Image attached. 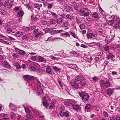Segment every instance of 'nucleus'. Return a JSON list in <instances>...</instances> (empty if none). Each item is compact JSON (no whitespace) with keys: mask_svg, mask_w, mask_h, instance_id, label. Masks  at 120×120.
Listing matches in <instances>:
<instances>
[{"mask_svg":"<svg viewBox=\"0 0 120 120\" xmlns=\"http://www.w3.org/2000/svg\"><path fill=\"white\" fill-rule=\"evenodd\" d=\"M110 120H116V117L114 116L111 117L110 118Z\"/></svg>","mask_w":120,"mask_h":120,"instance_id":"nucleus-64","label":"nucleus"},{"mask_svg":"<svg viewBox=\"0 0 120 120\" xmlns=\"http://www.w3.org/2000/svg\"><path fill=\"white\" fill-rule=\"evenodd\" d=\"M31 18L32 20H36L37 19V18L36 16L34 17L32 15L31 16Z\"/></svg>","mask_w":120,"mask_h":120,"instance_id":"nucleus-62","label":"nucleus"},{"mask_svg":"<svg viewBox=\"0 0 120 120\" xmlns=\"http://www.w3.org/2000/svg\"><path fill=\"white\" fill-rule=\"evenodd\" d=\"M24 13V12L22 11H19L18 13V16L21 17L23 16Z\"/></svg>","mask_w":120,"mask_h":120,"instance_id":"nucleus-16","label":"nucleus"},{"mask_svg":"<svg viewBox=\"0 0 120 120\" xmlns=\"http://www.w3.org/2000/svg\"><path fill=\"white\" fill-rule=\"evenodd\" d=\"M49 22L51 24H54L56 23V21L54 19H51L50 20Z\"/></svg>","mask_w":120,"mask_h":120,"instance_id":"nucleus-46","label":"nucleus"},{"mask_svg":"<svg viewBox=\"0 0 120 120\" xmlns=\"http://www.w3.org/2000/svg\"><path fill=\"white\" fill-rule=\"evenodd\" d=\"M66 17L67 18L70 19H73V17L69 14H68L66 15Z\"/></svg>","mask_w":120,"mask_h":120,"instance_id":"nucleus-37","label":"nucleus"},{"mask_svg":"<svg viewBox=\"0 0 120 120\" xmlns=\"http://www.w3.org/2000/svg\"><path fill=\"white\" fill-rule=\"evenodd\" d=\"M90 12V10L87 9L82 15L84 17L87 16L89 15Z\"/></svg>","mask_w":120,"mask_h":120,"instance_id":"nucleus-18","label":"nucleus"},{"mask_svg":"<svg viewBox=\"0 0 120 120\" xmlns=\"http://www.w3.org/2000/svg\"><path fill=\"white\" fill-rule=\"evenodd\" d=\"M87 10L86 8H83L81 9L79 12L83 15L85 11H86Z\"/></svg>","mask_w":120,"mask_h":120,"instance_id":"nucleus-27","label":"nucleus"},{"mask_svg":"<svg viewBox=\"0 0 120 120\" xmlns=\"http://www.w3.org/2000/svg\"><path fill=\"white\" fill-rule=\"evenodd\" d=\"M100 85L101 87L105 86L106 88L110 87V84L108 81H105L104 80H101L100 81Z\"/></svg>","mask_w":120,"mask_h":120,"instance_id":"nucleus-3","label":"nucleus"},{"mask_svg":"<svg viewBox=\"0 0 120 120\" xmlns=\"http://www.w3.org/2000/svg\"><path fill=\"white\" fill-rule=\"evenodd\" d=\"M120 24H118L117 23H116L113 26L114 28L116 30H119L120 28Z\"/></svg>","mask_w":120,"mask_h":120,"instance_id":"nucleus-20","label":"nucleus"},{"mask_svg":"<svg viewBox=\"0 0 120 120\" xmlns=\"http://www.w3.org/2000/svg\"><path fill=\"white\" fill-rule=\"evenodd\" d=\"M80 84L82 86L85 85L86 84L85 80H84L83 79L82 81H80Z\"/></svg>","mask_w":120,"mask_h":120,"instance_id":"nucleus-33","label":"nucleus"},{"mask_svg":"<svg viewBox=\"0 0 120 120\" xmlns=\"http://www.w3.org/2000/svg\"><path fill=\"white\" fill-rule=\"evenodd\" d=\"M24 79L26 81H29L34 80V77L33 76L29 75H24L23 76Z\"/></svg>","mask_w":120,"mask_h":120,"instance_id":"nucleus-6","label":"nucleus"},{"mask_svg":"<svg viewBox=\"0 0 120 120\" xmlns=\"http://www.w3.org/2000/svg\"><path fill=\"white\" fill-rule=\"evenodd\" d=\"M13 57L15 58H17L19 57V55L15 53H13L12 54Z\"/></svg>","mask_w":120,"mask_h":120,"instance_id":"nucleus-49","label":"nucleus"},{"mask_svg":"<svg viewBox=\"0 0 120 120\" xmlns=\"http://www.w3.org/2000/svg\"><path fill=\"white\" fill-rule=\"evenodd\" d=\"M101 56L100 55L98 56L95 58V59L96 61H99L100 58H101Z\"/></svg>","mask_w":120,"mask_h":120,"instance_id":"nucleus-52","label":"nucleus"},{"mask_svg":"<svg viewBox=\"0 0 120 120\" xmlns=\"http://www.w3.org/2000/svg\"><path fill=\"white\" fill-rule=\"evenodd\" d=\"M68 66L69 68L74 69H75L77 68V65L74 64H68Z\"/></svg>","mask_w":120,"mask_h":120,"instance_id":"nucleus-10","label":"nucleus"},{"mask_svg":"<svg viewBox=\"0 0 120 120\" xmlns=\"http://www.w3.org/2000/svg\"><path fill=\"white\" fill-rule=\"evenodd\" d=\"M45 99L46 98L45 97L43 98V104L44 106L47 107L48 106V104L47 103V100H45Z\"/></svg>","mask_w":120,"mask_h":120,"instance_id":"nucleus-13","label":"nucleus"},{"mask_svg":"<svg viewBox=\"0 0 120 120\" xmlns=\"http://www.w3.org/2000/svg\"><path fill=\"white\" fill-rule=\"evenodd\" d=\"M95 37L96 36L95 35L91 33H89L87 35V38L89 39L92 38L93 39H95Z\"/></svg>","mask_w":120,"mask_h":120,"instance_id":"nucleus-11","label":"nucleus"},{"mask_svg":"<svg viewBox=\"0 0 120 120\" xmlns=\"http://www.w3.org/2000/svg\"><path fill=\"white\" fill-rule=\"evenodd\" d=\"M45 33L44 34L42 32L40 31L38 33H36L35 34V38H37L40 36H42V35H44Z\"/></svg>","mask_w":120,"mask_h":120,"instance_id":"nucleus-12","label":"nucleus"},{"mask_svg":"<svg viewBox=\"0 0 120 120\" xmlns=\"http://www.w3.org/2000/svg\"><path fill=\"white\" fill-rule=\"evenodd\" d=\"M38 59L40 62H46V59L41 56H39Z\"/></svg>","mask_w":120,"mask_h":120,"instance_id":"nucleus-17","label":"nucleus"},{"mask_svg":"<svg viewBox=\"0 0 120 120\" xmlns=\"http://www.w3.org/2000/svg\"><path fill=\"white\" fill-rule=\"evenodd\" d=\"M52 4H48V8L49 9H50L52 8Z\"/></svg>","mask_w":120,"mask_h":120,"instance_id":"nucleus-57","label":"nucleus"},{"mask_svg":"<svg viewBox=\"0 0 120 120\" xmlns=\"http://www.w3.org/2000/svg\"><path fill=\"white\" fill-rule=\"evenodd\" d=\"M56 32L55 30H52L49 31V33L52 35H53L56 34Z\"/></svg>","mask_w":120,"mask_h":120,"instance_id":"nucleus-56","label":"nucleus"},{"mask_svg":"<svg viewBox=\"0 0 120 120\" xmlns=\"http://www.w3.org/2000/svg\"><path fill=\"white\" fill-rule=\"evenodd\" d=\"M1 13L4 15H6L7 14V12L3 10H2L0 11Z\"/></svg>","mask_w":120,"mask_h":120,"instance_id":"nucleus-50","label":"nucleus"},{"mask_svg":"<svg viewBox=\"0 0 120 120\" xmlns=\"http://www.w3.org/2000/svg\"><path fill=\"white\" fill-rule=\"evenodd\" d=\"M69 53L71 54V56L73 57H77L79 55V53L73 50L70 51L69 52Z\"/></svg>","mask_w":120,"mask_h":120,"instance_id":"nucleus-8","label":"nucleus"},{"mask_svg":"<svg viewBox=\"0 0 120 120\" xmlns=\"http://www.w3.org/2000/svg\"><path fill=\"white\" fill-rule=\"evenodd\" d=\"M16 108V106L13 104L10 103V108L12 110H14V109Z\"/></svg>","mask_w":120,"mask_h":120,"instance_id":"nucleus-21","label":"nucleus"},{"mask_svg":"<svg viewBox=\"0 0 120 120\" xmlns=\"http://www.w3.org/2000/svg\"><path fill=\"white\" fill-rule=\"evenodd\" d=\"M111 18L113 21H116L118 23L120 24V18L118 16L113 15L111 16Z\"/></svg>","mask_w":120,"mask_h":120,"instance_id":"nucleus-5","label":"nucleus"},{"mask_svg":"<svg viewBox=\"0 0 120 120\" xmlns=\"http://www.w3.org/2000/svg\"><path fill=\"white\" fill-rule=\"evenodd\" d=\"M34 5L35 7L37 8L39 10L40 9V7H42L41 4H35Z\"/></svg>","mask_w":120,"mask_h":120,"instance_id":"nucleus-29","label":"nucleus"},{"mask_svg":"<svg viewBox=\"0 0 120 120\" xmlns=\"http://www.w3.org/2000/svg\"><path fill=\"white\" fill-rule=\"evenodd\" d=\"M63 34L65 36H67L68 37H69L70 36V35L68 32H66V33H63Z\"/></svg>","mask_w":120,"mask_h":120,"instance_id":"nucleus-61","label":"nucleus"},{"mask_svg":"<svg viewBox=\"0 0 120 120\" xmlns=\"http://www.w3.org/2000/svg\"><path fill=\"white\" fill-rule=\"evenodd\" d=\"M63 19L61 18H59L56 20L58 24H60L63 22Z\"/></svg>","mask_w":120,"mask_h":120,"instance_id":"nucleus-25","label":"nucleus"},{"mask_svg":"<svg viewBox=\"0 0 120 120\" xmlns=\"http://www.w3.org/2000/svg\"><path fill=\"white\" fill-rule=\"evenodd\" d=\"M79 94L80 96L82 98L83 101H85L88 99L89 97V96L86 92L81 91L79 92Z\"/></svg>","mask_w":120,"mask_h":120,"instance_id":"nucleus-2","label":"nucleus"},{"mask_svg":"<svg viewBox=\"0 0 120 120\" xmlns=\"http://www.w3.org/2000/svg\"><path fill=\"white\" fill-rule=\"evenodd\" d=\"M23 35L22 33L21 32H18L15 34L16 36L17 37H20Z\"/></svg>","mask_w":120,"mask_h":120,"instance_id":"nucleus-31","label":"nucleus"},{"mask_svg":"<svg viewBox=\"0 0 120 120\" xmlns=\"http://www.w3.org/2000/svg\"><path fill=\"white\" fill-rule=\"evenodd\" d=\"M9 3V1L8 0H7L5 1L4 3V7H6L8 5Z\"/></svg>","mask_w":120,"mask_h":120,"instance_id":"nucleus-51","label":"nucleus"},{"mask_svg":"<svg viewBox=\"0 0 120 120\" xmlns=\"http://www.w3.org/2000/svg\"><path fill=\"white\" fill-rule=\"evenodd\" d=\"M72 106L73 108L76 110H80L81 109L80 107L79 106V105L75 104H72Z\"/></svg>","mask_w":120,"mask_h":120,"instance_id":"nucleus-9","label":"nucleus"},{"mask_svg":"<svg viewBox=\"0 0 120 120\" xmlns=\"http://www.w3.org/2000/svg\"><path fill=\"white\" fill-rule=\"evenodd\" d=\"M51 14L52 15L53 17L55 18H56L58 17L57 15L56 14L54 13V12H52L51 13Z\"/></svg>","mask_w":120,"mask_h":120,"instance_id":"nucleus-42","label":"nucleus"},{"mask_svg":"<svg viewBox=\"0 0 120 120\" xmlns=\"http://www.w3.org/2000/svg\"><path fill=\"white\" fill-rule=\"evenodd\" d=\"M10 115L11 116V117L13 118L15 117V114L13 112H11L10 113Z\"/></svg>","mask_w":120,"mask_h":120,"instance_id":"nucleus-54","label":"nucleus"},{"mask_svg":"<svg viewBox=\"0 0 120 120\" xmlns=\"http://www.w3.org/2000/svg\"><path fill=\"white\" fill-rule=\"evenodd\" d=\"M69 23L68 22L66 21L64 22L62 24V25L65 27H67Z\"/></svg>","mask_w":120,"mask_h":120,"instance_id":"nucleus-41","label":"nucleus"},{"mask_svg":"<svg viewBox=\"0 0 120 120\" xmlns=\"http://www.w3.org/2000/svg\"><path fill=\"white\" fill-rule=\"evenodd\" d=\"M55 104L54 103H50L49 108L52 109L55 107Z\"/></svg>","mask_w":120,"mask_h":120,"instance_id":"nucleus-48","label":"nucleus"},{"mask_svg":"<svg viewBox=\"0 0 120 120\" xmlns=\"http://www.w3.org/2000/svg\"><path fill=\"white\" fill-rule=\"evenodd\" d=\"M79 84L77 83H75L72 84L73 88L75 89H77L79 88Z\"/></svg>","mask_w":120,"mask_h":120,"instance_id":"nucleus-19","label":"nucleus"},{"mask_svg":"<svg viewBox=\"0 0 120 120\" xmlns=\"http://www.w3.org/2000/svg\"><path fill=\"white\" fill-rule=\"evenodd\" d=\"M82 76L81 75H79L75 78V82H77L79 81L82 79Z\"/></svg>","mask_w":120,"mask_h":120,"instance_id":"nucleus-23","label":"nucleus"},{"mask_svg":"<svg viewBox=\"0 0 120 120\" xmlns=\"http://www.w3.org/2000/svg\"><path fill=\"white\" fill-rule=\"evenodd\" d=\"M103 114L104 116L106 117H107L109 115L108 113L105 111H103Z\"/></svg>","mask_w":120,"mask_h":120,"instance_id":"nucleus-44","label":"nucleus"},{"mask_svg":"<svg viewBox=\"0 0 120 120\" xmlns=\"http://www.w3.org/2000/svg\"><path fill=\"white\" fill-rule=\"evenodd\" d=\"M65 10L67 12H69L70 11H72L73 9L72 7L70 6H67L65 7Z\"/></svg>","mask_w":120,"mask_h":120,"instance_id":"nucleus-15","label":"nucleus"},{"mask_svg":"<svg viewBox=\"0 0 120 120\" xmlns=\"http://www.w3.org/2000/svg\"><path fill=\"white\" fill-rule=\"evenodd\" d=\"M53 68L54 70L56 71H58L61 70L59 67L53 66Z\"/></svg>","mask_w":120,"mask_h":120,"instance_id":"nucleus-32","label":"nucleus"},{"mask_svg":"<svg viewBox=\"0 0 120 120\" xmlns=\"http://www.w3.org/2000/svg\"><path fill=\"white\" fill-rule=\"evenodd\" d=\"M92 16L94 18H99L98 13L96 12H94L93 13L92 15Z\"/></svg>","mask_w":120,"mask_h":120,"instance_id":"nucleus-24","label":"nucleus"},{"mask_svg":"<svg viewBox=\"0 0 120 120\" xmlns=\"http://www.w3.org/2000/svg\"><path fill=\"white\" fill-rule=\"evenodd\" d=\"M46 71L47 73L48 74H51L52 69L51 68L49 67H47L46 69Z\"/></svg>","mask_w":120,"mask_h":120,"instance_id":"nucleus-26","label":"nucleus"},{"mask_svg":"<svg viewBox=\"0 0 120 120\" xmlns=\"http://www.w3.org/2000/svg\"><path fill=\"white\" fill-rule=\"evenodd\" d=\"M114 56L112 54L110 53L108 55V58L109 59H112L113 58Z\"/></svg>","mask_w":120,"mask_h":120,"instance_id":"nucleus-35","label":"nucleus"},{"mask_svg":"<svg viewBox=\"0 0 120 120\" xmlns=\"http://www.w3.org/2000/svg\"><path fill=\"white\" fill-rule=\"evenodd\" d=\"M57 81H58V82L59 83V84H60V86L61 87H62V83L59 80V79H57Z\"/></svg>","mask_w":120,"mask_h":120,"instance_id":"nucleus-60","label":"nucleus"},{"mask_svg":"<svg viewBox=\"0 0 120 120\" xmlns=\"http://www.w3.org/2000/svg\"><path fill=\"white\" fill-rule=\"evenodd\" d=\"M24 109L26 112V113H30V110L27 107H24Z\"/></svg>","mask_w":120,"mask_h":120,"instance_id":"nucleus-43","label":"nucleus"},{"mask_svg":"<svg viewBox=\"0 0 120 120\" xmlns=\"http://www.w3.org/2000/svg\"><path fill=\"white\" fill-rule=\"evenodd\" d=\"M103 17L105 19H106V20H109L110 18V16L108 15H103Z\"/></svg>","mask_w":120,"mask_h":120,"instance_id":"nucleus-36","label":"nucleus"},{"mask_svg":"<svg viewBox=\"0 0 120 120\" xmlns=\"http://www.w3.org/2000/svg\"><path fill=\"white\" fill-rule=\"evenodd\" d=\"M1 64L7 68H10L11 67L10 64L6 61H3Z\"/></svg>","mask_w":120,"mask_h":120,"instance_id":"nucleus-7","label":"nucleus"},{"mask_svg":"<svg viewBox=\"0 0 120 120\" xmlns=\"http://www.w3.org/2000/svg\"><path fill=\"white\" fill-rule=\"evenodd\" d=\"M47 24L46 22L45 21H43L41 22V25H45Z\"/></svg>","mask_w":120,"mask_h":120,"instance_id":"nucleus-63","label":"nucleus"},{"mask_svg":"<svg viewBox=\"0 0 120 120\" xmlns=\"http://www.w3.org/2000/svg\"><path fill=\"white\" fill-rule=\"evenodd\" d=\"M59 114L62 116H64L66 117H69L70 116V113L68 111H61L59 112Z\"/></svg>","mask_w":120,"mask_h":120,"instance_id":"nucleus-4","label":"nucleus"},{"mask_svg":"<svg viewBox=\"0 0 120 120\" xmlns=\"http://www.w3.org/2000/svg\"><path fill=\"white\" fill-rule=\"evenodd\" d=\"M70 33L71 35H72L74 38H78L77 36V35H76L75 33L72 32H70Z\"/></svg>","mask_w":120,"mask_h":120,"instance_id":"nucleus-40","label":"nucleus"},{"mask_svg":"<svg viewBox=\"0 0 120 120\" xmlns=\"http://www.w3.org/2000/svg\"><path fill=\"white\" fill-rule=\"evenodd\" d=\"M90 105L89 104H87L85 106V111L86 112H88L90 109Z\"/></svg>","mask_w":120,"mask_h":120,"instance_id":"nucleus-14","label":"nucleus"},{"mask_svg":"<svg viewBox=\"0 0 120 120\" xmlns=\"http://www.w3.org/2000/svg\"><path fill=\"white\" fill-rule=\"evenodd\" d=\"M64 104L66 106H69L71 105V103L67 101H65L64 102Z\"/></svg>","mask_w":120,"mask_h":120,"instance_id":"nucleus-47","label":"nucleus"},{"mask_svg":"<svg viewBox=\"0 0 120 120\" xmlns=\"http://www.w3.org/2000/svg\"><path fill=\"white\" fill-rule=\"evenodd\" d=\"M79 26L81 29L82 30L85 28V25L82 24Z\"/></svg>","mask_w":120,"mask_h":120,"instance_id":"nucleus-55","label":"nucleus"},{"mask_svg":"<svg viewBox=\"0 0 120 120\" xmlns=\"http://www.w3.org/2000/svg\"><path fill=\"white\" fill-rule=\"evenodd\" d=\"M13 65L15 66L16 68L19 69L21 68V66L19 64L18 62H16L14 63Z\"/></svg>","mask_w":120,"mask_h":120,"instance_id":"nucleus-22","label":"nucleus"},{"mask_svg":"<svg viewBox=\"0 0 120 120\" xmlns=\"http://www.w3.org/2000/svg\"><path fill=\"white\" fill-rule=\"evenodd\" d=\"M19 53L21 55H25L26 53L25 51L22 50H19Z\"/></svg>","mask_w":120,"mask_h":120,"instance_id":"nucleus-39","label":"nucleus"},{"mask_svg":"<svg viewBox=\"0 0 120 120\" xmlns=\"http://www.w3.org/2000/svg\"><path fill=\"white\" fill-rule=\"evenodd\" d=\"M106 22L108 23L109 24L110 26H112L113 24V23L114 22L113 20H106Z\"/></svg>","mask_w":120,"mask_h":120,"instance_id":"nucleus-30","label":"nucleus"},{"mask_svg":"<svg viewBox=\"0 0 120 120\" xmlns=\"http://www.w3.org/2000/svg\"><path fill=\"white\" fill-rule=\"evenodd\" d=\"M37 82L38 90L36 91L35 93L38 95H40L41 94L43 95L44 93L43 92V89L42 88L41 84L39 81V79H37L36 80Z\"/></svg>","mask_w":120,"mask_h":120,"instance_id":"nucleus-1","label":"nucleus"},{"mask_svg":"<svg viewBox=\"0 0 120 120\" xmlns=\"http://www.w3.org/2000/svg\"><path fill=\"white\" fill-rule=\"evenodd\" d=\"M26 117L29 119H32L33 118V115L31 113H29L27 115Z\"/></svg>","mask_w":120,"mask_h":120,"instance_id":"nucleus-34","label":"nucleus"},{"mask_svg":"<svg viewBox=\"0 0 120 120\" xmlns=\"http://www.w3.org/2000/svg\"><path fill=\"white\" fill-rule=\"evenodd\" d=\"M82 118L81 116L79 115H77L76 118V119L77 120H80Z\"/></svg>","mask_w":120,"mask_h":120,"instance_id":"nucleus-58","label":"nucleus"},{"mask_svg":"<svg viewBox=\"0 0 120 120\" xmlns=\"http://www.w3.org/2000/svg\"><path fill=\"white\" fill-rule=\"evenodd\" d=\"M92 79L93 80V81L94 82H96L99 79V78L96 76H94L93 77Z\"/></svg>","mask_w":120,"mask_h":120,"instance_id":"nucleus-38","label":"nucleus"},{"mask_svg":"<svg viewBox=\"0 0 120 120\" xmlns=\"http://www.w3.org/2000/svg\"><path fill=\"white\" fill-rule=\"evenodd\" d=\"M33 29V27H31L30 28H29L28 27H26L25 29V30L26 31H27L29 30H31Z\"/></svg>","mask_w":120,"mask_h":120,"instance_id":"nucleus-45","label":"nucleus"},{"mask_svg":"<svg viewBox=\"0 0 120 120\" xmlns=\"http://www.w3.org/2000/svg\"><path fill=\"white\" fill-rule=\"evenodd\" d=\"M28 38V35H25L23 36L22 39L23 40L26 39Z\"/></svg>","mask_w":120,"mask_h":120,"instance_id":"nucleus-59","label":"nucleus"},{"mask_svg":"<svg viewBox=\"0 0 120 120\" xmlns=\"http://www.w3.org/2000/svg\"><path fill=\"white\" fill-rule=\"evenodd\" d=\"M37 117L40 118H43V116H42V115H41V114H40L38 112V113H37Z\"/></svg>","mask_w":120,"mask_h":120,"instance_id":"nucleus-53","label":"nucleus"},{"mask_svg":"<svg viewBox=\"0 0 120 120\" xmlns=\"http://www.w3.org/2000/svg\"><path fill=\"white\" fill-rule=\"evenodd\" d=\"M107 94L109 95H111L112 94L113 90L111 88H109L107 90Z\"/></svg>","mask_w":120,"mask_h":120,"instance_id":"nucleus-28","label":"nucleus"}]
</instances>
